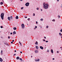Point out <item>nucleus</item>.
Instances as JSON below:
<instances>
[{
  "label": "nucleus",
  "mask_w": 62,
  "mask_h": 62,
  "mask_svg": "<svg viewBox=\"0 0 62 62\" xmlns=\"http://www.w3.org/2000/svg\"><path fill=\"white\" fill-rule=\"evenodd\" d=\"M43 6L44 8H45V9H47V8H48V6H49V5L48 4H45V3L44 2L43 3Z\"/></svg>",
  "instance_id": "nucleus-1"
},
{
  "label": "nucleus",
  "mask_w": 62,
  "mask_h": 62,
  "mask_svg": "<svg viewBox=\"0 0 62 62\" xmlns=\"http://www.w3.org/2000/svg\"><path fill=\"white\" fill-rule=\"evenodd\" d=\"M4 16V13H2L1 15V17L2 20H3Z\"/></svg>",
  "instance_id": "nucleus-2"
},
{
  "label": "nucleus",
  "mask_w": 62,
  "mask_h": 62,
  "mask_svg": "<svg viewBox=\"0 0 62 62\" xmlns=\"http://www.w3.org/2000/svg\"><path fill=\"white\" fill-rule=\"evenodd\" d=\"M29 3L27 2L26 3L25 6L27 7H28L29 6Z\"/></svg>",
  "instance_id": "nucleus-3"
},
{
  "label": "nucleus",
  "mask_w": 62,
  "mask_h": 62,
  "mask_svg": "<svg viewBox=\"0 0 62 62\" xmlns=\"http://www.w3.org/2000/svg\"><path fill=\"white\" fill-rule=\"evenodd\" d=\"M21 26L22 28H24V25L23 24H22L21 25Z\"/></svg>",
  "instance_id": "nucleus-4"
},
{
  "label": "nucleus",
  "mask_w": 62,
  "mask_h": 62,
  "mask_svg": "<svg viewBox=\"0 0 62 62\" xmlns=\"http://www.w3.org/2000/svg\"><path fill=\"white\" fill-rule=\"evenodd\" d=\"M40 48L41 49H42V50L43 49V47L42 46H40Z\"/></svg>",
  "instance_id": "nucleus-5"
},
{
  "label": "nucleus",
  "mask_w": 62,
  "mask_h": 62,
  "mask_svg": "<svg viewBox=\"0 0 62 62\" xmlns=\"http://www.w3.org/2000/svg\"><path fill=\"white\" fill-rule=\"evenodd\" d=\"M13 34L14 35V34H16V31H14L13 32Z\"/></svg>",
  "instance_id": "nucleus-6"
},
{
  "label": "nucleus",
  "mask_w": 62,
  "mask_h": 62,
  "mask_svg": "<svg viewBox=\"0 0 62 62\" xmlns=\"http://www.w3.org/2000/svg\"><path fill=\"white\" fill-rule=\"evenodd\" d=\"M0 61H1V62H2L3 61V59H1V58L0 57Z\"/></svg>",
  "instance_id": "nucleus-7"
},
{
  "label": "nucleus",
  "mask_w": 62,
  "mask_h": 62,
  "mask_svg": "<svg viewBox=\"0 0 62 62\" xmlns=\"http://www.w3.org/2000/svg\"><path fill=\"white\" fill-rule=\"evenodd\" d=\"M8 19L9 21H10V18L9 17H8Z\"/></svg>",
  "instance_id": "nucleus-8"
},
{
  "label": "nucleus",
  "mask_w": 62,
  "mask_h": 62,
  "mask_svg": "<svg viewBox=\"0 0 62 62\" xmlns=\"http://www.w3.org/2000/svg\"><path fill=\"white\" fill-rule=\"evenodd\" d=\"M19 18V17H18V16H17L16 17V19H18Z\"/></svg>",
  "instance_id": "nucleus-9"
},
{
  "label": "nucleus",
  "mask_w": 62,
  "mask_h": 62,
  "mask_svg": "<svg viewBox=\"0 0 62 62\" xmlns=\"http://www.w3.org/2000/svg\"><path fill=\"white\" fill-rule=\"evenodd\" d=\"M19 60H21V62H22V61H23V59L21 58H20Z\"/></svg>",
  "instance_id": "nucleus-10"
},
{
  "label": "nucleus",
  "mask_w": 62,
  "mask_h": 62,
  "mask_svg": "<svg viewBox=\"0 0 62 62\" xmlns=\"http://www.w3.org/2000/svg\"><path fill=\"white\" fill-rule=\"evenodd\" d=\"M38 52H39V51L38 50L35 51V53H38Z\"/></svg>",
  "instance_id": "nucleus-11"
},
{
  "label": "nucleus",
  "mask_w": 62,
  "mask_h": 62,
  "mask_svg": "<svg viewBox=\"0 0 62 62\" xmlns=\"http://www.w3.org/2000/svg\"><path fill=\"white\" fill-rule=\"evenodd\" d=\"M35 44H36L37 45H38V42L37 41H36V43H35Z\"/></svg>",
  "instance_id": "nucleus-12"
},
{
  "label": "nucleus",
  "mask_w": 62,
  "mask_h": 62,
  "mask_svg": "<svg viewBox=\"0 0 62 62\" xmlns=\"http://www.w3.org/2000/svg\"><path fill=\"white\" fill-rule=\"evenodd\" d=\"M19 58H20L19 57H16V59H17V60H18V59H19Z\"/></svg>",
  "instance_id": "nucleus-13"
},
{
  "label": "nucleus",
  "mask_w": 62,
  "mask_h": 62,
  "mask_svg": "<svg viewBox=\"0 0 62 62\" xmlns=\"http://www.w3.org/2000/svg\"><path fill=\"white\" fill-rule=\"evenodd\" d=\"M51 52L52 54H53V50L52 49H51Z\"/></svg>",
  "instance_id": "nucleus-14"
},
{
  "label": "nucleus",
  "mask_w": 62,
  "mask_h": 62,
  "mask_svg": "<svg viewBox=\"0 0 62 62\" xmlns=\"http://www.w3.org/2000/svg\"><path fill=\"white\" fill-rule=\"evenodd\" d=\"M13 29H14V30H16V27H14L13 28Z\"/></svg>",
  "instance_id": "nucleus-15"
},
{
  "label": "nucleus",
  "mask_w": 62,
  "mask_h": 62,
  "mask_svg": "<svg viewBox=\"0 0 62 62\" xmlns=\"http://www.w3.org/2000/svg\"><path fill=\"white\" fill-rule=\"evenodd\" d=\"M59 35L60 36H62V34H61V33H59Z\"/></svg>",
  "instance_id": "nucleus-16"
},
{
  "label": "nucleus",
  "mask_w": 62,
  "mask_h": 62,
  "mask_svg": "<svg viewBox=\"0 0 62 62\" xmlns=\"http://www.w3.org/2000/svg\"><path fill=\"white\" fill-rule=\"evenodd\" d=\"M36 49H38L39 48V47L38 46H36Z\"/></svg>",
  "instance_id": "nucleus-17"
},
{
  "label": "nucleus",
  "mask_w": 62,
  "mask_h": 62,
  "mask_svg": "<svg viewBox=\"0 0 62 62\" xmlns=\"http://www.w3.org/2000/svg\"><path fill=\"white\" fill-rule=\"evenodd\" d=\"M10 18L11 19H12V18H13V16H11L10 17Z\"/></svg>",
  "instance_id": "nucleus-18"
},
{
  "label": "nucleus",
  "mask_w": 62,
  "mask_h": 62,
  "mask_svg": "<svg viewBox=\"0 0 62 62\" xmlns=\"http://www.w3.org/2000/svg\"><path fill=\"white\" fill-rule=\"evenodd\" d=\"M2 53H3V50H1V54L2 55Z\"/></svg>",
  "instance_id": "nucleus-19"
},
{
  "label": "nucleus",
  "mask_w": 62,
  "mask_h": 62,
  "mask_svg": "<svg viewBox=\"0 0 62 62\" xmlns=\"http://www.w3.org/2000/svg\"><path fill=\"white\" fill-rule=\"evenodd\" d=\"M0 4L1 5H3V3L1 2L0 3Z\"/></svg>",
  "instance_id": "nucleus-20"
},
{
  "label": "nucleus",
  "mask_w": 62,
  "mask_h": 62,
  "mask_svg": "<svg viewBox=\"0 0 62 62\" xmlns=\"http://www.w3.org/2000/svg\"><path fill=\"white\" fill-rule=\"evenodd\" d=\"M21 9H23V7H22L21 8Z\"/></svg>",
  "instance_id": "nucleus-21"
},
{
  "label": "nucleus",
  "mask_w": 62,
  "mask_h": 62,
  "mask_svg": "<svg viewBox=\"0 0 62 62\" xmlns=\"http://www.w3.org/2000/svg\"><path fill=\"white\" fill-rule=\"evenodd\" d=\"M43 20L42 19H40V20L41 21H43Z\"/></svg>",
  "instance_id": "nucleus-22"
},
{
  "label": "nucleus",
  "mask_w": 62,
  "mask_h": 62,
  "mask_svg": "<svg viewBox=\"0 0 62 62\" xmlns=\"http://www.w3.org/2000/svg\"><path fill=\"white\" fill-rule=\"evenodd\" d=\"M37 10H39V8H37Z\"/></svg>",
  "instance_id": "nucleus-23"
},
{
  "label": "nucleus",
  "mask_w": 62,
  "mask_h": 62,
  "mask_svg": "<svg viewBox=\"0 0 62 62\" xmlns=\"http://www.w3.org/2000/svg\"><path fill=\"white\" fill-rule=\"evenodd\" d=\"M19 43H20V45H22V43H21V42H19Z\"/></svg>",
  "instance_id": "nucleus-24"
},
{
  "label": "nucleus",
  "mask_w": 62,
  "mask_h": 62,
  "mask_svg": "<svg viewBox=\"0 0 62 62\" xmlns=\"http://www.w3.org/2000/svg\"><path fill=\"white\" fill-rule=\"evenodd\" d=\"M24 17H25V18H27V17L26 16V17L25 16H24Z\"/></svg>",
  "instance_id": "nucleus-25"
},
{
  "label": "nucleus",
  "mask_w": 62,
  "mask_h": 62,
  "mask_svg": "<svg viewBox=\"0 0 62 62\" xmlns=\"http://www.w3.org/2000/svg\"><path fill=\"white\" fill-rule=\"evenodd\" d=\"M49 26H46V28H48Z\"/></svg>",
  "instance_id": "nucleus-26"
},
{
  "label": "nucleus",
  "mask_w": 62,
  "mask_h": 62,
  "mask_svg": "<svg viewBox=\"0 0 62 62\" xmlns=\"http://www.w3.org/2000/svg\"><path fill=\"white\" fill-rule=\"evenodd\" d=\"M0 28H3V26H0Z\"/></svg>",
  "instance_id": "nucleus-27"
},
{
  "label": "nucleus",
  "mask_w": 62,
  "mask_h": 62,
  "mask_svg": "<svg viewBox=\"0 0 62 62\" xmlns=\"http://www.w3.org/2000/svg\"><path fill=\"white\" fill-rule=\"evenodd\" d=\"M35 28H37V26H35Z\"/></svg>",
  "instance_id": "nucleus-28"
},
{
  "label": "nucleus",
  "mask_w": 62,
  "mask_h": 62,
  "mask_svg": "<svg viewBox=\"0 0 62 62\" xmlns=\"http://www.w3.org/2000/svg\"><path fill=\"white\" fill-rule=\"evenodd\" d=\"M60 32H62V29L61 30H60Z\"/></svg>",
  "instance_id": "nucleus-29"
},
{
  "label": "nucleus",
  "mask_w": 62,
  "mask_h": 62,
  "mask_svg": "<svg viewBox=\"0 0 62 62\" xmlns=\"http://www.w3.org/2000/svg\"><path fill=\"white\" fill-rule=\"evenodd\" d=\"M39 61V59L37 60V61Z\"/></svg>",
  "instance_id": "nucleus-30"
},
{
  "label": "nucleus",
  "mask_w": 62,
  "mask_h": 62,
  "mask_svg": "<svg viewBox=\"0 0 62 62\" xmlns=\"http://www.w3.org/2000/svg\"><path fill=\"white\" fill-rule=\"evenodd\" d=\"M8 38L9 39H10V36H8Z\"/></svg>",
  "instance_id": "nucleus-31"
},
{
  "label": "nucleus",
  "mask_w": 62,
  "mask_h": 62,
  "mask_svg": "<svg viewBox=\"0 0 62 62\" xmlns=\"http://www.w3.org/2000/svg\"><path fill=\"white\" fill-rule=\"evenodd\" d=\"M58 17H59V18H60V16H58Z\"/></svg>",
  "instance_id": "nucleus-32"
},
{
  "label": "nucleus",
  "mask_w": 62,
  "mask_h": 62,
  "mask_svg": "<svg viewBox=\"0 0 62 62\" xmlns=\"http://www.w3.org/2000/svg\"><path fill=\"white\" fill-rule=\"evenodd\" d=\"M46 42H48V41H46Z\"/></svg>",
  "instance_id": "nucleus-33"
},
{
  "label": "nucleus",
  "mask_w": 62,
  "mask_h": 62,
  "mask_svg": "<svg viewBox=\"0 0 62 62\" xmlns=\"http://www.w3.org/2000/svg\"><path fill=\"white\" fill-rule=\"evenodd\" d=\"M29 19H30V18H29L28 19V21H29L30 20H29Z\"/></svg>",
  "instance_id": "nucleus-34"
},
{
  "label": "nucleus",
  "mask_w": 62,
  "mask_h": 62,
  "mask_svg": "<svg viewBox=\"0 0 62 62\" xmlns=\"http://www.w3.org/2000/svg\"><path fill=\"white\" fill-rule=\"evenodd\" d=\"M36 23L37 24H38V22L37 21H36Z\"/></svg>",
  "instance_id": "nucleus-35"
},
{
  "label": "nucleus",
  "mask_w": 62,
  "mask_h": 62,
  "mask_svg": "<svg viewBox=\"0 0 62 62\" xmlns=\"http://www.w3.org/2000/svg\"><path fill=\"white\" fill-rule=\"evenodd\" d=\"M33 15H33V16H35V14H33Z\"/></svg>",
  "instance_id": "nucleus-36"
},
{
  "label": "nucleus",
  "mask_w": 62,
  "mask_h": 62,
  "mask_svg": "<svg viewBox=\"0 0 62 62\" xmlns=\"http://www.w3.org/2000/svg\"><path fill=\"white\" fill-rule=\"evenodd\" d=\"M52 21H54H54H55V20H54V19L52 20Z\"/></svg>",
  "instance_id": "nucleus-37"
},
{
  "label": "nucleus",
  "mask_w": 62,
  "mask_h": 62,
  "mask_svg": "<svg viewBox=\"0 0 62 62\" xmlns=\"http://www.w3.org/2000/svg\"><path fill=\"white\" fill-rule=\"evenodd\" d=\"M43 41H45V40L44 39H43Z\"/></svg>",
  "instance_id": "nucleus-38"
},
{
  "label": "nucleus",
  "mask_w": 62,
  "mask_h": 62,
  "mask_svg": "<svg viewBox=\"0 0 62 62\" xmlns=\"http://www.w3.org/2000/svg\"><path fill=\"white\" fill-rule=\"evenodd\" d=\"M10 34H11V35H12V32Z\"/></svg>",
  "instance_id": "nucleus-39"
},
{
  "label": "nucleus",
  "mask_w": 62,
  "mask_h": 62,
  "mask_svg": "<svg viewBox=\"0 0 62 62\" xmlns=\"http://www.w3.org/2000/svg\"><path fill=\"white\" fill-rule=\"evenodd\" d=\"M12 41H13V42H14V40H12Z\"/></svg>",
  "instance_id": "nucleus-40"
},
{
  "label": "nucleus",
  "mask_w": 62,
  "mask_h": 62,
  "mask_svg": "<svg viewBox=\"0 0 62 62\" xmlns=\"http://www.w3.org/2000/svg\"><path fill=\"white\" fill-rule=\"evenodd\" d=\"M57 53H59V52L58 51H57Z\"/></svg>",
  "instance_id": "nucleus-41"
},
{
  "label": "nucleus",
  "mask_w": 62,
  "mask_h": 62,
  "mask_svg": "<svg viewBox=\"0 0 62 62\" xmlns=\"http://www.w3.org/2000/svg\"><path fill=\"white\" fill-rule=\"evenodd\" d=\"M14 55H16V54H14Z\"/></svg>",
  "instance_id": "nucleus-42"
},
{
  "label": "nucleus",
  "mask_w": 62,
  "mask_h": 62,
  "mask_svg": "<svg viewBox=\"0 0 62 62\" xmlns=\"http://www.w3.org/2000/svg\"><path fill=\"white\" fill-rule=\"evenodd\" d=\"M44 38H45V39H46V37H44Z\"/></svg>",
  "instance_id": "nucleus-43"
},
{
  "label": "nucleus",
  "mask_w": 62,
  "mask_h": 62,
  "mask_svg": "<svg viewBox=\"0 0 62 62\" xmlns=\"http://www.w3.org/2000/svg\"><path fill=\"white\" fill-rule=\"evenodd\" d=\"M53 60H54V58H53Z\"/></svg>",
  "instance_id": "nucleus-44"
},
{
  "label": "nucleus",
  "mask_w": 62,
  "mask_h": 62,
  "mask_svg": "<svg viewBox=\"0 0 62 62\" xmlns=\"http://www.w3.org/2000/svg\"><path fill=\"white\" fill-rule=\"evenodd\" d=\"M41 11H42V9H41Z\"/></svg>",
  "instance_id": "nucleus-45"
},
{
  "label": "nucleus",
  "mask_w": 62,
  "mask_h": 62,
  "mask_svg": "<svg viewBox=\"0 0 62 62\" xmlns=\"http://www.w3.org/2000/svg\"><path fill=\"white\" fill-rule=\"evenodd\" d=\"M11 43H13V42H11Z\"/></svg>",
  "instance_id": "nucleus-46"
},
{
  "label": "nucleus",
  "mask_w": 62,
  "mask_h": 62,
  "mask_svg": "<svg viewBox=\"0 0 62 62\" xmlns=\"http://www.w3.org/2000/svg\"><path fill=\"white\" fill-rule=\"evenodd\" d=\"M15 52H16V50H15Z\"/></svg>",
  "instance_id": "nucleus-47"
},
{
  "label": "nucleus",
  "mask_w": 62,
  "mask_h": 62,
  "mask_svg": "<svg viewBox=\"0 0 62 62\" xmlns=\"http://www.w3.org/2000/svg\"><path fill=\"white\" fill-rule=\"evenodd\" d=\"M57 1H58H58H59V0H57Z\"/></svg>",
  "instance_id": "nucleus-48"
},
{
  "label": "nucleus",
  "mask_w": 62,
  "mask_h": 62,
  "mask_svg": "<svg viewBox=\"0 0 62 62\" xmlns=\"http://www.w3.org/2000/svg\"><path fill=\"white\" fill-rule=\"evenodd\" d=\"M21 1H22L23 0H20Z\"/></svg>",
  "instance_id": "nucleus-49"
},
{
  "label": "nucleus",
  "mask_w": 62,
  "mask_h": 62,
  "mask_svg": "<svg viewBox=\"0 0 62 62\" xmlns=\"http://www.w3.org/2000/svg\"><path fill=\"white\" fill-rule=\"evenodd\" d=\"M20 53H22V52H20Z\"/></svg>",
  "instance_id": "nucleus-50"
},
{
  "label": "nucleus",
  "mask_w": 62,
  "mask_h": 62,
  "mask_svg": "<svg viewBox=\"0 0 62 62\" xmlns=\"http://www.w3.org/2000/svg\"><path fill=\"white\" fill-rule=\"evenodd\" d=\"M47 52H49V51H47Z\"/></svg>",
  "instance_id": "nucleus-51"
},
{
  "label": "nucleus",
  "mask_w": 62,
  "mask_h": 62,
  "mask_svg": "<svg viewBox=\"0 0 62 62\" xmlns=\"http://www.w3.org/2000/svg\"><path fill=\"white\" fill-rule=\"evenodd\" d=\"M60 48H62V47H60Z\"/></svg>",
  "instance_id": "nucleus-52"
},
{
  "label": "nucleus",
  "mask_w": 62,
  "mask_h": 62,
  "mask_svg": "<svg viewBox=\"0 0 62 62\" xmlns=\"http://www.w3.org/2000/svg\"><path fill=\"white\" fill-rule=\"evenodd\" d=\"M34 29H36V28H34Z\"/></svg>",
  "instance_id": "nucleus-53"
},
{
  "label": "nucleus",
  "mask_w": 62,
  "mask_h": 62,
  "mask_svg": "<svg viewBox=\"0 0 62 62\" xmlns=\"http://www.w3.org/2000/svg\"><path fill=\"white\" fill-rule=\"evenodd\" d=\"M61 38L62 39V36H61Z\"/></svg>",
  "instance_id": "nucleus-54"
},
{
  "label": "nucleus",
  "mask_w": 62,
  "mask_h": 62,
  "mask_svg": "<svg viewBox=\"0 0 62 62\" xmlns=\"http://www.w3.org/2000/svg\"><path fill=\"white\" fill-rule=\"evenodd\" d=\"M31 57H32V56H31Z\"/></svg>",
  "instance_id": "nucleus-55"
}]
</instances>
